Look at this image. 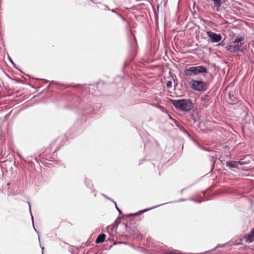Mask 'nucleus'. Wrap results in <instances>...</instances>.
Masks as SVG:
<instances>
[{"label":"nucleus","instance_id":"1","mask_svg":"<svg viewBox=\"0 0 254 254\" xmlns=\"http://www.w3.org/2000/svg\"><path fill=\"white\" fill-rule=\"evenodd\" d=\"M174 107L178 110L183 112H189L192 108V103L189 99L171 100Z\"/></svg>","mask_w":254,"mask_h":254},{"label":"nucleus","instance_id":"2","mask_svg":"<svg viewBox=\"0 0 254 254\" xmlns=\"http://www.w3.org/2000/svg\"><path fill=\"white\" fill-rule=\"evenodd\" d=\"M244 44V39L242 36L237 37L234 39L232 44L226 47V49L231 52L237 53L242 51L241 48Z\"/></svg>","mask_w":254,"mask_h":254},{"label":"nucleus","instance_id":"3","mask_svg":"<svg viewBox=\"0 0 254 254\" xmlns=\"http://www.w3.org/2000/svg\"><path fill=\"white\" fill-rule=\"evenodd\" d=\"M206 68L204 66H191L184 70V73L187 76H192L201 73H206Z\"/></svg>","mask_w":254,"mask_h":254},{"label":"nucleus","instance_id":"4","mask_svg":"<svg viewBox=\"0 0 254 254\" xmlns=\"http://www.w3.org/2000/svg\"><path fill=\"white\" fill-rule=\"evenodd\" d=\"M189 84L191 89L198 91H204L207 88L206 84L201 81L192 79Z\"/></svg>","mask_w":254,"mask_h":254},{"label":"nucleus","instance_id":"5","mask_svg":"<svg viewBox=\"0 0 254 254\" xmlns=\"http://www.w3.org/2000/svg\"><path fill=\"white\" fill-rule=\"evenodd\" d=\"M206 34L212 43L218 42L222 39L221 35L217 34L212 31H207Z\"/></svg>","mask_w":254,"mask_h":254},{"label":"nucleus","instance_id":"6","mask_svg":"<svg viewBox=\"0 0 254 254\" xmlns=\"http://www.w3.org/2000/svg\"><path fill=\"white\" fill-rule=\"evenodd\" d=\"M244 239L246 243L250 244L254 241V227L250 233L244 236Z\"/></svg>","mask_w":254,"mask_h":254},{"label":"nucleus","instance_id":"7","mask_svg":"<svg viewBox=\"0 0 254 254\" xmlns=\"http://www.w3.org/2000/svg\"><path fill=\"white\" fill-rule=\"evenodd\" d=\"M213 1V5L211 6V8L215 11H219V8L222 5L221 0H212Z\"/></svg>","mask_w":254,"mask_h":254},{"label":"nucleus","instance_id":"8","mask_svg":"<svg viewBox=\"0 0 254 254\" xmlns=\"http://www.w3.org/2000/svg\"><path fill=\"white\" fill-rule=\"evenodd\" d=\"M200 99L202 102H203V103H202V106L206 107L209 100V96L207 95H203L201 97Z\"/></svg>","mask_w":254,"mask_h":254},{"label":"nucleus","instance_id":"9","mask_svg":"<svg viewBox=\"0 0 254 254\" xmlns=\"http://www.w3.org/2000/svg\"><path fill=\"white\" fill-rule=\"evenodd\" d=\"M106 238V235L104 234H100L97 238L95 243L96 244H99L104 242Z\"/></svg>","mask_w":254,"mask_h":254},{"label":"nucleus","instance_id":"10","mask_svg":"<svg viewBox=\"0 0 254 254\" xmlns=\"http://www.w3.org/2000/svg\"><path fill=\"white\" fill-rule=\"evenodd\" d=\"M238 165V161H230L227 163V166L230 168H236Z\"/></svg>","mask_w":254,"mask_h":254},{"label":"nucleus","instance_id":"11","mask_svg":"<svg viewBox=\"0 0 254 254\" xmlns=\"http://www.w3.org/2000/svg\"><path fill=\"white\" fill-rule=\"evenodd\" d=\"M155 207H156V206H154V207H151V208L145 209H144V210H142L139 211L138 212H137V213H135L133 214H129L127 215V216H138L140 214H141V213H143V212H146V211H148V210H151V209H153V208H155Z\"/></svg>","mask_w":254,"mask_h":254},{"label":"nucleus","instance_id":"12","mask_svg":"<svg viewBox=\"0 0 254 254\" xmlns=\"http://www.w3.org/2000/svg\"><path fill=\"white\" fill-rule=\"evenodd\" d=\"M172 82L171 81H169L166 83V86L168 88H171L172 87Z\"/></svg>","mask_w":254,"mask_h":254},{"label":"nucleus","instance_id":"13","mask_svg":"<svg viewBox=\"0 0 254 254\" xmlns=\"http://www.w3.org/2000/svg\"><path fill=\"white\" fill-rule=\"evenodd\" d=\"M225 245H226V244H224L223 245L218 244L216 246V247L215 248V249H216L217 248H219L224 247Z\"/></svg>","mask_w":254,"mask_h":254},{"label":"nucleus","instance_id":"14","mask_svg":"<svg viewBox=\"0 0 254 254\" xmlns=\"http://www.w3.org/2000/svg\"><path fill=\"white\" fill-rule=\"evenodd\" d=\"M114 203H115V205H116V208H117V210L118 211V212H119V213H120V214H121V213H122L121 211V210H120V209L117 207V204H116V202H115V201H114Z\"/></svg>","mask_w":254,"mask_h":254},{"label":"nucleus","instance_id":"15","mask_svg":"<svg viewBox=\"0 0 254 254\" xmlns=\"http://www.w3.org/2000/svg\"><path fill=\"white\" fill-rule=\"evenodd\" d=\"M238 162H239V165H244V164H246L248 163L247 162H245L244 161H238Z\"/></svg>","mask_w":254,"mask_h":254},{"label":"nucleus","instance_id":"16","mask_svg":"<svg viewBox=\"0 0 254 254\" xmlns=\"http://www.w3.org/2000/svg\"><path fill=\"white\" fill-rule=\"evenodd\" d=\"M9 61L10 62L15 66V64L14 63V62L12 61V60L9 57Z\"/></svg>","mask_w":254,"mask_h":254},{"label":"nucleus","instance_id":"17","mask_svg":"<svg viewBox=\"0 0 254 254\" xmlns=\"http://www.w3.org/2000/svg\"><path fill=\"white\" fill-rule=\"evenodd\" d=\"M32 226H33V227L34 228V230H35V231L38 233V232L37 231L36 229L35 228L34 223H32Z\"/></svg>","mask_w":254,"mask_h":254},{"label":"nucleus","instance_id":"18","mask_svg":"<svg viewBox=\"0 0 254 254\" xmlns=\"http://www.w3.org/2000/svg\"><path fill=\"white\" fill-rule=\"evenodd\" d=\"M233 245H241V243H233Z\"/></svg>","mask_w":254,"mask_h":254},{"label":"nucleus","instance_id":"19","mask_svg":"<svg viewBox=\"0 0 254 254\" xmlns=\"http://www.w3.org/2000/svg\"><path fill=\"white\" fill-rule=\"evenodd\" d=\"M28 204H29V209H30V210H31V204L30 203H28Z\"/></svg>","mask_w":254,"mask_h":254},{"label":"nucleus","instance_id":"20","mask_svg":"<svg viewBox=\"0 0 254 254\" xmlns=\"http://www.w3.org/2000/svg\"><path fill=\"white\" fill-rule=\"evenodd\" d=\"M32 222H33V217H32Z\"/></svg>","mask_w":254,"mask_h":254},{"label":"nucleus","instance_id":"21","mask_svg":"<svg viewBox=\"0 0 254 254\" xmlns=\"http://www.w3.org/2000/svg\"><path fill=\"white\" fill-rule=\"evenodd\" d=\"M170 118L172 120H173L172 118L171 117H170Z\"/></svg>","mask_w":254,"mask_h":254},{"label":"nucleus","instance_id":"22","mask_svg":"<svg viewBox=\"0 0 254 254\" xmlns=\"http://www.w3.org/2000/svg\"><path fill=\"white\" fill-rule=\"evenodd\" d=\"M42 254H43V252L42 253Z\"/></svg>","mask_w":254,"mask_h":254}]
</instances>
